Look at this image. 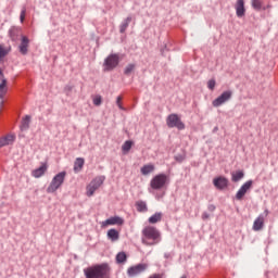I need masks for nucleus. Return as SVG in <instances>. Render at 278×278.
I'll return each mask as SVG.
<instances>
[{
	"label": "nucleus",
	"mask_w": 278,
	"mask_h": 278,
	"mask_svg": "<svg viewBox=\"0 0 278 278\" xmlns=\"http://www.w3.org/2000/svg\"><path fill=\"white\" fill-rule=\"evenodd\" d=\"M27 10L24 8L22 9L21 11V15H20V21L21 23H24L25 22V14H26Z\"/></svg>",
	"instance_id": "36"
},
{
	"label": "nucleus",
	"mask_w": 278,
	"mask_h": 278,
	"mask_svg": "<svg viewBox=\"0 0 278 278\" xmlns=\"http://www.w3.org/2000/svg\"><path fill=\"white\" fill-rule=\"evenodd\" d=\"M168 184H170V178L166 174L155 175L150 180V187L152 188V190H163V188H166Z\"/></svg>",
	"instance_id": "4"
},
{
	"label": "nucleus",
	"mask_w": 278,
	"mask_h": 278,
	"mask_svg": "<svg viewBox=\"0 0 278 278\" xmlns=\"http://www.w3.org/2000/svg\"><path fill=\"white\" fill-rule=\"evenodd\" d=\"M213 186L217 190H225L229 186V179L224 176H219L213 179Z\"/></svg>",
	"instance_id": "13"
},
{
	"label": "nucleus",
	"mask_w": 278,
	"mask_h": 278,
	"mask_svg": "<svg viewBox=\"0 0 278 278\" xmlns=\"http://www.w3.org/2000/svg\"><path fill=\"white\" fill-rule=\"evenodd\" d=\"M250 188H253V180L245 181L236 193L237 201H242L244 195L249 192Z\"/></svg>",
	"instance_id": "11"
},
{
	"label": "nucleus",
	"mask_w": 278,
	"mask_h": 278,
	"mask_svg": "<svg viewBox=\"0 0 278 278\" xmlns=\"http://www.w3.org/2000/svg\"><path fill=\"white\" fill-rule=\"evenodd\" d=\"M243 178H244V172L242 170H237L231 174V179L235 182H238L240 181V179H243Z\"/></svg>",
	"instance_id": "26"
},
{
	"label": "nucleus",
	"mask_w": 278,
	"mask_h": 278,
	"mask_svg": "<svg viewBox=\"0 0 278 278\" xmlns=\"http://www.w3.org/2000/svg\"><path fill=\"white\" fill-rule=\"evenodd\" d=\"M141 242L146 247H155L162 242V232L154 226H146L141 231Z\"/></svg>",
	"instance_id": "1"
},
{
	"label": "nucleus",
	"mask_w": 278,
	"mask_h": 278,
	"mask_svg": "<svg viewBox=\"0 0 278 278\" xmlns=\"http://www.w3.org/2000/svg\"><path fill=\"white\" fill-rule=\"evenodd\" d=\"M123 101V97H117L116 99V105L121 109V110H125V108L123 106V103L121 102Z\"/></svg>",
	"instance_id": "35"
},
{
	"label": "nucleus",
	"mask_w": 278,
	"mask_h": 278,
	"mask_svg": "<svg viewBox=\"0 0 278 278\" xmlns=\"http://www.w3.org/2000/svg\"><path fill=\"white\" fill-rule=\"evenodd\" d=\"M65 179H66V172H61L56 174L52 178L50 185L47 188L48 194H53L54 192H58V190H60V188H62V186L64 185Z\"/></svg>",
	"instance_id": "3"
},
{
	"label": "nucleus",
	"mask_w": 278,
	"mask_h": 278,
	"mask_svg": "<svg viewBox=\"0 0 278 278\" xmlns=\"http://www.w3.org/2000/svg\"><path fill=\"white\" fill-rule=\"evenodd\" d=\"M110 265L108 263L96 264L84 269L86 278H108Z\"/></svg>",
	"instance_id": "2"
},
{
	"label": "nucleus",
	"mask_w": 278,
	"mask_h": 278,
	"mask_svg": "<svg viewBox=\"0 0 278 278\" xmlns=\"http://www.w3.org/2000/svg\"><path fill=\"white\" fill-rule=\"evenodd\" d=\"M105 182V176H97L86 187V195L93 197L94 192Z\"/></svg>",
	"instance_id": "5"
},
{
	"label": "nucleus",
	"mask_w": 278,
	"mask_h": 278,
	"mask_svg": "<svg viewBox=\"0 0 278 278\" xmlns=\"http://www.w3.org/2000/svg\"><path fill=\"white\" fill-rule=\"evenodd\" d=\"M217 130H218V127H215V128H214V131H217Z\"/></svg>",
	"instance_id": "43"
},
{
	"label": "nucleus",
	"mask_w": 278,
	"mask_h": 278,
	"mask_svg": "<svg viewBox=\"0 0 278 278\" xmlns=\"http://www.w3.org/2000/svg\"><path fill=\"white\" fill-rule=\"evenodd\" d=\"M149 278H162V275L153 274V275L149 276Z\"/></svg>",
	"instance_id": "39"
},
{
	"label": "nucleus",
	"mask_w": 278,
	"mask_h": 278,
	"mask_svg": "<svg viewBox=\"0 0 278 278\" xmlns=\"http://www.w3.org/2000/svg\"><path fill=\"white\" fill-rule=\"evenodd\" d=\"M9 36L13 42H16V40H18V30L16 28H11L9 30Z\"/></svg>",
	"instance_id": "29"
},
{
	"label": "nucleus",
	"mask_w": 278,
	"mask_h": 278,
	"mask_svg": "<svg viewBox=\"0 0 278 278\" xmlns=\"http://www.w3.org/2000/svg\"><path fill=\"white\" fill-rule=\"evenodd\" d=\"M155 170V165L147 164L141 167V175H151Z\"/></svg>",
	"instance_id": "23"
},
{
	"label": "nucleus",
	"mask_w": 278,
	"mask_h": 278,
	"mask_svg": "<svg viewBox=\"0 0 278 278\" xmlns=\"http://www.w3.org/2000/svg\"><path fill=\"white\" fill-rule=\"evenodd\" d=\"M236 15L238 18H242L247 14V9L244 8V0H237L235 4Z\"/></svg>",
	"instance_id": "15"
},
{
	"label": "nucleus",
	"mask_w": 278,
	"mask_h": 278,
	"mask_svg": "<svg viewBox=\"0 0 278 278\" xmlns=\"http://www.w3.org/2000/svg\"><path fill=\"white\" fill-rule=\"evenodd\" d=\"M114 225L123 226V225H125V219H123V217H121V216H112L101 223V227H110V226H114Z\"/></svg>",
	"instance_id": "12"
},
{
	"label": "nucleus",
	"mask_w": 278,
	"mask_h": 278,
	"mask_svg": "<svg viewBox=\"0 0 278 278\" xmlns=\"http://www.w3.org/2000/svg\"><path fill=\"white\" fill-rule=\"evenodd\" d=\"M149 268V264L147 263H139L137 265L130 266L127 269L128 277H138L139 275H142Z\"/></svg>",
	"instance_id": "8"
},
{
	"label": "nucleus",
	"mask_w": 278,
	"mask_h": 278,
	"mask_svg": "<svg viewBox=\"0 0 278 278\" xmlns=\"http://www.w3.org/2000/svg\"><path fill=\"white\" fill-rule=\"evenodd\" d=\"M136 68V64H128L125 70L124 73L126 75H131V73H134V70Z\"/></svg>",
	"instance_id": "32"
},
{
	"label": "nucleus",
	"mask_w": 278,
	"mask_h": 278,
	"mask_svg": "<svg viewBox=\"0 0 278 278\" xmlns=\"http://www.w3.org/2000/svg\"><path fill=\"white\" fill-rule=\"evenodd\" d=\"M48 168L49 166L47 165V163H42L39 168H36L31 172V175L35 177V179H40V177H42L45 173H47Z\"/></svg>",
	"instance_id": "17"
},
{
	"label": "nucleus",
	"mask_w": 278,
	"mask_h": 278,
	"mask_svg": "<svg viewBox=\"0 0 278 278\" xmlns=\"http://www.w3.org/2000/svg\"><path fill=\"white\" fill-rule=\"evenodd\" d=\"M118 64H121V56L117 53H112L104 60L103 71L110 73V71H114Z\"/></svg>",
	"instance_id": "6"
},
{
	"label": "nucleus",
	"mask_w": 278,
	"mask_h": 278,
	"mask_svg": "<svg viewBox=\"0 0 278 278\" xmlns=\"http://www.w3.org/2000/svg\"><path fill=\"white\" fill-rule=\"evenodd\" d=\"M18 51L22 55H27L29 53V38L27 36H21V43L18 46Z\"/></svg>",
	"instance_id": "14"
},
{
	"label": "nucleus",
	"mask_w": 278,
	"mask_h": 278,
	"mask_svg": "<svg viewBox=\"0 0 278 278\" xmlns=\"http://www.w3.org/2000/svg\"><path fill=\"white\" fill-rule=\"evenodd\" d=\"M164 197V193L162 195H156V199H162Z\"/></svg>",
	"instance_id": "41"
},
{
	"label": "nucleus",
	"mask_w": 278,
	"mask_h": 278,
	"mask_svg": "<svg viewBox=\"0 0 278 278\" xmlns=\"http://www.w3.org/2000/svg\"><path fill=\"white\" fill-rule=\"evenodd\" d=\"M5 94H8V80L2 79V81L0 83V105H3V99Z\"/></svg>",
	"instance_id": "18"
},
{
	"label": "nucleus",
	"mask_w": 278,
	"mask_h": 278,
	"mask_svg": "<svg viewBox=\"0 0 278 278\" xmlns=\"http://www.w3.org/2000/svg\"><path fill=\"white\" fill-rule=\"evenodd\" d=\"M166 125L170 129H173L175 127H176V129H179L180 131L186 129V124H184V122H181V118L179 117V115H177L175 113L169 114L167 116Z\"/></svg>",
	"instance_id": "7"
},
{
	"label": "nucleus",
	"mask_w": 278,
	"mask_h": 278,
	"mask_svg": "<svg viewBox=\"0 0 278 278\" xmlns=\"http://www.w3.org/2000/svg\"><path fill=\"white\" fill-rule=\"evenodd\" d=\"M116 262L117 264H125V262H127V254L125 252L117 253Z\"/></svg>",
	"instance_id": "28"
},
{
	"label": "nucleus",
	"mask_w": 278,
	"mask_h": 278,
	"mask_svg": "<svg viewBox=\"0 0 278 278\" xmlns=\"http://www.w3.org/2000/svg\"><path fill=\"white\" fill-rule=\"evenodd\" d=\"M16 140V136L14 135H7L0 138V148L8 147L10 144H14Z\"/></svg>",
	"instance_id": "16"
},
{
	"label": "nucleus",
	"mask_w": 278,
	"mask_h": 278,
	"mask_svg": "<svg viewBox=\"0 0 278 278\" xmlns=\"http://www.w3.org/2000/svg\"><path fill=\"white\" fill-rule=\"evenodd\" d=\"M106 236L111 242H116L121 238V233L114 228L109 229Z\"/></svg>",
	"instance_id": "19"
},
{
	"label": "nucleus",
	"mask_w": 278,
	"mask_h": 278,
	"mask_svg": "<svg viewBox=\"0 0 278 278\" xmlns=\"http://www.w3.org/2000/svg\"><path fill=\"white\" fill-rule=\"evenodd\" d=\"M101 103H103V98H101V96H96L93 98V105L99 106V105H101Z\"/></svg>",
	"instance_id": "34"
},
{
	"label": "nucleus",
	"mask_w": 278,
	"mask_h": 278,
	"mask_svg": "<svg viewBox=\"0 0 278 278\" xmlns=\"http://www.w3.org/2000/svg\"><path fill=\"white\" fill-rule=\"evenodd\" d=\"M208 90H214L216 88V79L212 78L207 81Z\"/></svg>",
	"instance_id": "33"
},
{
	"label": "nucleus",
	"mask_w": 278,
	"mask_h": 278,
	"mask_svg": "<svg viewBox=\"0 0 278 278\" xmlns=\"http://www.w3.org/2000/svg\"><path fill=\"white\" fill-rule=\"evenodd\" d=\"M134 146V142L127 140L124 142V144L122 146V151L124 153H129V151H131V147Z\"/></svg>",
	"instance_id": "30"
},
{
	"label": "nucleus",
	"mask_w": 278,
	"mask_h": 278,
	"mask_svg": "<svg viewBox=\"0 0 278 278\" xmlns=\"http://www.w3.org/2000/svg\"><path fill=\"white\" fill-rule=\"evenodd\" d=\"M180 278H188V277H186V276H182V277H180Z\"/></svg>",
	"instance_id": "44"
},
{
	"label": "nucleus",
	"mask_w": 278,
	"mask_h": 278,
	"mask_svg": "<svg viewBox=\"0 0 278 278\" xmlns=\"http://www.w3.org/2000/svg\"><path fill=\"white\" fill-rule=\"evenodd\" d=\"M84 164H86L84 157H77L74 162V173H79L84 168Z\"/></svg>",
	"instance_id": "21"
},
{
	"label": "nucleus",
	"mask_w": 278,
	"mask_h": 278,
	"mask_svg": "<svg viewBox=\"0 0 278 278\" xmlns=\"http://www.w3.org/2000/svg\"><path fill=\"white\" fill-rule=\"evenodd\" d=\"M0 77H3V72L0 70Z\"/></svg>",
	"instance_id": "42"
},
{
	"label": "nucleus",
	"mask_w": 278,
	"mask_h": 278,
	"mask_svg": "<svg viewBox=\"0 0 278 278\" xmlns=\"http://www.w3.org/2000/svg\"><path fill=\"white\" fill-rule=\"evenodd\" d=\"M160 220H162V213H155L149 217L148 223H150V225H155L156 223H160Z\"/></svg>",
	"instance_id": "25"
},
{
	"label": "nucleus",
	"mask_w": 278,
	"mask_h": 278,
	"mask_svg": "<svg viewBox=\"0 0 278 278\" xmlns=\"http://www.w3.org/2000/svg\"><path fill=\"white\" fill-rule=\"evenodd\" d=\"M251 5L253 10H256V12H260V10L263 8L262 0H251Z\"/></svg>",
	"instance_id": "31"
},
{
	"label": "nucleus",
	"mask_w": 278,
	"mask_h": 278,
	"mask_svg": "<svg viewBox=\"0 0 278 278\" xmlns=\"http://www.w3.org/2000/svg\"><path fill=\"white\" fill-rule=\"evenodd\" d=\"M233 97V92L231 90L224 91L219 97L213 100L212 105L213 108H220L224 103H227Z\"/></svg>",
	"instance_id": "9"
},
{
	"label": "nucleus",
	"mask_w": 278,
	"mask_h": 278,
	"mask_svg": "<svg viewBox=\"0 0 278 278\" xmlns=\"http://www.w3.org/2000/svg\"><path fill=\"white\" fill-rule=\"evenodd\" d=\"M164 257H165V260H170V257H173V254L167 252L164 254Z\"/></svg>",
	"instance_id": "38"
},
{
	"label": "nucleus",
	"mask_w": 278,
	"mask_h": 278,
	"mask_svg": "<svg viewBox=\"0 0 278 278\" xmlns=\"http://www.w3.org/2000/svg\"><path fill=\"white\" fill-rule=\"evenodd\" d=\"M10 51H12L11 48H5V46L0 45V62L3 60V58H5V55L10 53Z\"/></svg>",
	"instance_id": "27"
},
{
	"label": "nucleus",
	"mask_w": 278,
	"mask_h": 278,
	"mask_svg": "<svg viewBox=\"0 0 278 278\" xmlns=\"http://www.w3.org/2000/svg\"><path fill=\"white\" fill-rule=\"evenodd\" d=\"M268 8H270V4H268L267 7H263L262 10H268Z\"/></svg>",
	"instance_id": "40"
},
{
	"label": "nucleus",
	"mask_w": 278,
	"mask_h": 278,
	"mask_svg": "<svg viewBox=\"0 0 278 278\" xmlns=\"http://www.w3.org/2000/svg\"><path fill=\"white\" fill-rule=\"evenodd\" d=\"M131 23V16L126 17L122 24L119 25V33L125 34L127 31V27H129V24Z\"/></svg>",
	"instance_id": "22"
},
{
	"label": "nucleus",
	"mask_w": 278,
	"mask_h": 278,
	"mask_svg": "<svg viewBox=\"0 0 278 278\" xmlns=\"http://www.w3.org/2000/svg\"><path fill=\"white\" fill-rule=\"evenodd\" d=\"M267 216L268 210H265L263 214L258 215V217L253 223V231H262V229H264V222L266 220Z\"/></svg>",
	"instance_id": "10"
},
{
	"label": "nucleus",
	"mask_w": 278,
	"mask_h": 278,
	"mask_svg": "<svg viewBox=\"0 0 278 278\" xmlns=\"http://www.w3.org/2000/svg\"><path fill=\"white\" fill-rule=\"evenodd\" d=\"M29 123H31V116L26 115L23 117L20 126L21 131H27V129H29Z\"/></svg>",
	"instance_id": "20"
},
{
	"label": "nucleus",
	"mask_w": 278,
	"mask_h": 278,
	"mask_svg": "<svg viewBox=\"0 0 278 278\" xmlns=\"http://www.w3.org/2000/svg\"><path fill=\"white\" fill-rule=\"evenodd\" d=\"M137 212H149V207L147 206V202L137 201L136 202Z\"/></svg>",
	"instance_id": "24"
},
{
	"label": "nucleus",
	"mask_w": 278,
	"mask_h": 278,
	"mask_svg": "<svg viewBox=\"0 0 278 278\" xmlns=\"http://www.w3.org/2000/svg\"><path fill=\"white\" fill-rule=\"evenodd\" d=\"M207 218H210V213L204 212V213L202 214V220H207Z\"/></svg>",
	"instance_id": "37"
}]
</instances>
